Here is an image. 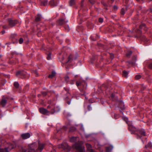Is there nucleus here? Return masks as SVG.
<instances>
[{
  "label": "nucleus",
  "instance_id": "1",
  "mask_svg": "<svg viewBox=\"0 0 152 152\" xmlns=\"http://www.w3.org/2000/svg\"><path fill=\"white\" fill-rule=\"evenodd\" d=\"M48 109H51L50 113L53 114L55 112H58L60 110V108L58 107L52 105H49L48 106Z\"/></svg>",
  "mask_w": 152,
  "mask_h": 152
},
{
  "label": "nucleus",
  "instance_id": "2",
  "mask_svg": "<svg viewBox=\"0 0 152 152\" xmlns=\"http://www.w3.org/2000/svg\"><path fill=\"white\" fill-rule=\"evenodd\" d=\"M124 120L125 121L126 123L128 124V129L131 132L132 134L135 133V132H137V129L132 124H130L128 123V119L127 118H124Z\"/></svg>",
  "mask_w": 152,
  "mask_h": 152
},
{
  "label": "nucleus",
  "instance_id": "3",
  "mask_svg": "<svg viewBox=\"0 0 152 152\" xmlns=\"http://www.w3.org/2000/svg\"><path fill=\"white\" fill-rule=\"evenodd\" d=\"M72 147L80 152H84V148L82 147L81 144L78 143H75L73 145Z\"/></svg>",
  "mask_w": 152,
  "mask_h": 152
},
{
  "label": "nucleus",
  "instance_id": "4",
  "mask_svg": "<svg viewBox=\"0 0 152 152\" xmlns=\"http://www.w3.org/2000/svg\"><path fill=\"white\" fill-rule=\"evenodd\" d=\"M137 135V139L141 138L142 136H145V132L144 130L141 129L139 130L137 133H135Z\"/></svg>",
  "mask_w": 152,
  "mask_h": 152
},
{
  "label": "nucleus",
  "instance_id": "5",
  "mask_svg": "<svg viewBox=\"0 0 152 152\" xmlns=\"http://www.w3.org/2000/svg\"><path fill=\"white\" fill-rule=\"evenodd\" d=\"M37 145L35 143H33L30 145V148L25 151L24 152H35L34 149L36 148Z\"/></svg>",
  "mask_w": 152,
  "mask_h": 152
},
{
  "label": "nucleus",
  "instance_id": "6",
  "mask_svg": "<svg viewBox=\"0 0 152 152\" xmlns=\"http://www.w3.org/2000/svg\"><path fill=\"white\" fill-rule=\"evenodd\" d=\"M58 147L59 148H62L64 150H67V151H69L70 150L69 147L66 143L59 144L58 145Z\"/></svg>",
  "mask_w": 152,
  "mask_h": 152
},
{
  "label": "nucleus",
  "instance_id": "7",
  "mask_svg": "<svg viewBox=\"0 0 152 152\" xmlns=\"http://www.w3.org/2000/svg\"><path fill=\"white\" fill-rule=\"evenodd\" d=\"M7 98L3 96L0 101V105L3 107H4L5 106L7 103Z\"/></svg>",
  "mask_w": 152,
  "mask_h": 152
},
{
  "label": "nucleus",
  "instance_id": "8",
  "mask_svg": "<svg viewBox=\"0 0 152 152\" xmlns=\"http://www.w3.org/2000/svg\"><path fill=\"white\" fill-rule=\"evenodd\" d=\"M39 111L40 113L43 114H46L47 115H49L48 114L50 113V111H48L47 109H44L43 108H41L39 109Z\"/></svg>",
  "mask_w": 152,
  "mask_h": 152
},
{
  "label": "nucleus",
  "instance_id": "9",
  "mask_svg": "<svg viewBox=\"0 0 152 152\" xmlns=\"http://www.w3.org/2000/svg\"><path fill=\"white\" fill-rule=\"evenodd\" d=\"M58 4V2L56 1L51 0L49 2V4L53 7L56 6Z\"/></svg>",
  "mask_w": 152,
  "mask_h": 152
},
{
  "label": "nucleus",
  "instance_id": "10",
  "mask_svg": "<svg viewBox=\"0 0 152 152\" xmlns=\"http://www.w3.org/2000/svg\"><path fill=\"white\" fill-rule=\"evenodd\" d=\"M45 146V144L43 143L39 144L38 148L37 150V152H41Z\"/></svg>",
  "mask_w": 152,
  "mask_h": 152
},
{
  "label": "nucleus",
  "instance_id": "11",
  "mask_svg": "<svg viewBox=\"0 0 152 152\" xmlns=\"http://www.w3.org/2000/svg\"><path fill=\"white\" fill-rule=\"evenodd\" d=\"M21 136L23 139H26L29 138L31 136V134L29 133H27L22 134Z\"/></svg>",
  "mask_w": 152,
  "mask_h": 152
},
{
  "label": "nucleus",
  "instance_id": "12",
  "mask_svg": "<svg viewBox=\"0 0 152 152\" xmlns=\"http://www.w3.org/2000/svg\"><path fill=\"white\" fill-rule=\"evenodd\" d=\"M9 26L12 27L14 26L17 23V21L16 20H11L9 19Z\"/></svg>",
  "mask_w": 152,
  "mask_h": 152
},
{
  "label": "nucleus",
  "instance_id": "13",
  "mask_svg": "<svg viewBox=\"0 0 152 152\" xmlns=\"http://www.w3.org/2000/svg\"><path fill=\"white\" fill-rule=\"evenodd\" d=\"M16 75L17 76L20 75L23 77L22 78H23L25 77V76L26 75V73L25 72L18 71L16 73Z\"/></svg>",
  "mask_w": 152,
  "mask_h": 152
},
{
  "label": "nucleus",
  "instance_id": "14",
  "mask_svg": "<svg viewBox=\"0 0 152 152\" xmlns=\"http://www.w3.org/2000/svg\"><path fill=\"white\" fill-rule=\"evenodd\" d=\"M113 148V146L110 145L109 147H106V152H110Z\"/></svg>",
  "mask_w": 152,
  "mask_h": 152
},
{
  "label": "nucleus",
  "instance_id": "15",
  "mask_svg": "<svg viewBox=\"0 0 152 152\" xmlns=\"http://www.w3.org/2000/svg\"><path fill=\"white\" fill-rule=\"evenodd\" d=\"M78 139V137H72L70 138V141L71 142H75L77 141Z\"/></svg>",
  "mask_w": 152,
  "mask_h": 152
},
{
  "label": "nucleus",
  "instance_id": "16",
  "mask_svg": "<svg viewBox=\"0 0 152 152\" xmlns=\"http://www.w3.org/2000/svg\"><path fill=\"white\" fill-rule=\"evenodd\" d=\"M48 4V0H44L41 1V5L42 6H45Z\"/></svg>",
  "mask_w": 152,
  "mask_h": 152
},
{
  "label": "nucleus",
  "instance_id": "17",
  "mask_svg": "<svg viewBox=\"0 0 152 152\" xmlns=\"http://www.w3.org/2000/svg\"><path fill=\"white\" fill-rule=\"evenodd\" d=\"M86 146L88 149V152L90 151V150H92L91 149V146L90 144L88 143H86Z\"/></svg>",
  "mask_w": 152,
  "mask_h": 152
},
{
  "label": "nucleus",
  "instance_id": "18",
  "mask_svg": "<svg viewBox=\"0 0 152 152\" xmlns=\"http://www.w3.org/2000/svg\"><path fill=\"white\" fill-rule=\"evenodd\" d=\"M41 18V15H38L36 17L35 20L37 22H38L40 20Z\"/></svg>",
  "mask_w": 152,
  "mask_h": 152
},
{
  "label": "nucleus",
  "instance_id": "19",
  "mask_svg": "<svg viewBox=\"0 0 152 152\" xmlns=\"http://www.w3.org/2000/svg\"><path fill=\"white\" fill-rule=\"evenodd\" d=\"M76 84L78 87L79 86H83V83L81 82H79L78 81H77L76 82Z\"/></svg>",
  "mask_w": 152,
  "mask_h": 152
},
{
  "label": "nucleus",
  "instance_id": "20",
  "mask_svg": "<svg viewBox=\"0 0 152 152\" xmlns=\"http://www.w3.org/2000/svg\"><path fill=\"white\" fill-rule=\"evenodd\" d=\"M128 72L124 70L123 71V75L125 77L127 78L128 76Z\"/></svg>",
  "mask_w": 152,
  "mask_h": 152
},
{
  "label": "nucleus",
  "instance_id": "21",
  "mask_svg": "<svg viewBox=\"0 0 152 152\" xmlns=\"http://www.w3.org/2000/svg\"><path fill=\"white\" fill-rule=\"evenodd\" d=\"M56 74V72L54 71H53L52 72V73L51 74H50L49 76L48 77L50 78H52L53 77H54Z\"/></svg>",
  "mask_w": 152,
  "mask_h": 152
},
{
  "label": "nucleus",
  "instance_id": "22",
  "mask_svg": "<svg viewBox=\"0 0 152 152\" xmlns=\"http://www.w3.org/2000/svg\"><path fill=\"white\" fill-rule=\"evenodd\" d=\"M146 27L145 26V24H142L140 26V29H143L144 30H146Z\"/></svg>",
  "mask_w": 152,
  "mask_h": 152
},
{
  "label": "nucleus",
  "instance_id": "23",
  "mask_svg": "<svg viewBox=\"0 0 152 152\" xmlns=\"http://www.w3.org/2000/svg\"><path fill=\"white\" fill-rule=\"evenodd\" d=\"M58 22L59 24L61 25L65 23V21L63 19H61L59 20Z\"/></svg>",
  "mask_w": 152,
  "mask_h": 152
},
{
  "label": "nucleus",
  "instance_id": "24",
  "mask_svg": "<svg viewBox=\"0 0 152 152\" xmlns=\"http://www.w3.org/2000/svg\"><path fill=\"white\" fill-rule=\"evenodd\" d=\"M139 37L141 38L142 41H146L147 39H146L144 35L139 36Z\"/></svg>",
  "mask_w": 152,
  "mask_h": 152
},
{
  "label": "nucleus",
  "instance_id": "25",
  "mask_svg": "<svg viewBox=\"0 0 152 152\" xmlns=\"http://www.w3.org/2000/svg\"><path fill=\"white\" fill-rule=\"evenodd\" d=\"M64 89H65V90L67 92V95L68 96L67 97H66V99H68V97L69 96V95H70V94L68 92V91H69V89L68 88H64Z\"/></svg>",
  "mask_w": 152,
  "mask_h": 152
},
{
  "label": "nucleus",
  "instance_id": "26",
  "mask_svg": "<svg viewBox=\"0 0 152 152\" xmlns=\"http://www.w3.org/2000/svg\"><path fill=\"white\" fill-rule=\"evenodd\" d=\"M75 0H71L69 2V5L70 6H72L75 4Z\"/></svg>",
  "mask_w": 152,
  "mask_h": 152
},
{
  "label": "nucleus",
  "instance_id": "27",
  "mask_svg": "<svg viewBox=\"0 0 152 152\" xmlns=\"http://www.w3.org/2000/svg\"><path fill=\"white\" fill-rule=\"evenodd\" d=\"M14 86L16 88H17L19 87V84L18 82H16L14 83Z\"/></svg>",
  "mask_w": 152,
  "mask_h": 152
},
{
  "label": "nucleus",
  "instance_id": "28",
  "mask_svg": "<svg viewBox=\"0 0 152 152\" xmlns=\"http://www.w3.org/2000/svg\"><path fill=\"white\" fill-rule=\"evenodd\" d=\"M76 130V128L74 126L71 127L69 129V131L71 132L74 131Z\"/></svg>",
  "mask_w": 152,
  "mask_h": 152
},
{
  "label": "nucleus",
  "instance_id": "29",
  "mask_svg": "<svg viewBox=\"0 0 152 152\" xmlns=\"http://www.w3.org/2000/svg\"><path fill=\"white\" fill-rule=\"evenodd\" d=\"M47 59L48 60H50L51 58V54L50 53H49L47 56Z\"/></svg>",
  "mask_w": 152,
  "mask_h": 152
},
{
  "label": "nucleus",
  "instance_id": "30",
  "mask_svg": "<svg viewBox=\"0 0 152 152\" xmlns=\"http://www.w3.org/2000/svg\"><path fill=\"white\" fill-rule=\"evenodd\" d=\"M65 80L66 82H68L69 80V77L68 76H66L64 77Z\"/></svg>",
  "mask_w": 152,
  "mask_h": 152
},
{
  "label": "nucleus",
  "instance_id": "31",
  "mask_svg": "<svg viewBox=\"0 0 152 152\" xmlns=\"http://www.w3.org/2000/svg\"><path fill=\"white\" fill-rule=\"evenodd\" d=\"M151 143L150 142L148 143L147 145L145 146V148H147V147H151Z\"/></svg>",
  "mask_w": 152,
  "mask_h": 152
},
{
  "label": "nucleus",
  "instance_id": "32",
  "mask_svg": "<svg viewBox=\"0 0 152 152\" xmlns=\"http://www.w3.org/2000/svg\"><path fill=\"white\" fill-rule=\"evenodd\" d=\"M132 53V51H129L126 54V56L127 57L130 56V55H131Z\"/></svg>",
  "mask_w": 152,
  "mask_h": 152
},
{
  "label": "nucleus",
  "instance_id": "33",
  "mask_svg": "<svg viewBox=\"0 0 152 152\" xmlns=\"http://www.w3.org/2000/svg\"><path fill=\"white\" fill-rule=\"evenodd\" d=\"M23 40L22 38H20L19 40V43L21 44L23 43Z\"/></svg>",
  "mask_w": 152,
  "mask_h": 152
},
{
  "label": "nucleus",
  "instance_id": "34",
  "mask_svg": "<svg viewBox=\"0 0 152 152\" xmlns=\"http://www.w3.org/2000/svg\"><path fill=\"white\" fill-rule=\"evenodd\" d=\"M141 78V76L140 75H137L135 77V78L136 79H140Z\"/></svg>",
  "mask_w": 152,
  "mask_h": 152
},
{
  "label": "nucleus",
  "instance_id": "35",
  "mask_svg": "<svg viewBox=\"0 0 152 152\" xmlns=\"http://www.w3.org/2000/svg\"><path fill=\"white\" fill-rule=\"evenodd\" d=\"M125 13L124 10L123 8L121 10V13L122 15H124V14Z\"/></svg>",
  "mask_w": 152,
  "mask_h": 152
},
{
  "label": "nucleus",
  "instance_id": "36",
  "mask_svg": "<svg viewBox=\"0 0 152 152\" xmlns=\"http://www.w3.org/2000/svg\"><path fill=\"white\" fill-rule=\"evenodd\" d=\"M42 94L43 96H45L47 95V92H42Z\"/></svg>",
  "mask_w": 152,
  "mask_h": 152
},
{
  "label": "nucleus",
  "instance_id": "37",
  "mask_svg": "<svg viewBox=\"0 0 152 152\" xmlns=\"http://www.w3.org/2000/svg\"><path fill=\"white\" fill-rule=\"evenodd\" d=\"M128 62L129 64H131L132 65H133L135 64L134 62L132 61H129Z\"/></svg>",
  "mask_w": 152,
  "mask_h": 152
},
{
  "label": "nucleus",
  "instance_id": "38",
  "mask_svg": "<svg viewBox=\"0 0 152 152\" xmlns=\"http://www.w3.org/2000/svg\"><path fill=\"white\" fill-rule=\"evenodd\" d=\"M99 22L102 23L103 22V19L102 18H99Z\"/></svg>",
  "mask_w": 152,
  "mask_h": 152
},
{
  "label": "nucleus",
  "instance_id": "39",
  "mask_svg": "<svg viewBox=\"0 0 152 152\" xmlns=\"http://www.w3.org/2000/svg\"><path fill=\"white\" fill-rule=\"evenodd\" d=\"M72 58V55H70L68 57V61H70L71 60V59Z\"/></svg>",
  "mask_w": 152,
  "mask_h": 152
},
{
  "label": "nucleus",
  "instance_id": "40",
  "mask_svg": "<svg viewBox=\"0 0 152 152\" xmlns=\"http://www.w3.org/2000/svg\"><path fill=\"white\" fill-rule=\"evenodd\" d=\"M149 67L150 69H152V63H151L149 64Z\"/></svg>",
  "mask_w": 152,
  "mask_h": 152
},
{
  "label": "nucleus",
  "instance_id": "41",
  "mask_svg": "<svg viewBox=\"0 0 152 152\" xmlns=\"http://www.w3.org/2000/svg\"><path fill=\"white\" fill-rule=\"evenodd\" d=\"M110 57L111 59H113L114 57V56L113 54H110Z\"/></svg>",
  "mask_w": 152,
  "mask_h": 152
},
{
  "label": "nucleus",
  "instance_id": "42",
  "mask_svg": "<svg viewBox=\"0 0 152 152\" xmlns=\"http://www.w3.org/2000/svg\"><path fill=\"white\" fill-rule=\"evenodd\" d=\"M89 1L92 4H93L94 3V0H89Z\"/></svg>",
  "mask_w": 152,
  "mask_h": 152
},
{
  "label": "nucleus",
  "instance_id": "43",
  "mask_svg": "<svg viewBox=\"0 0 152 152\" xmlns=\"http://www.w3.org/2000/svg\"><path fill=\"white\" fill-rule=\"evenodd\" d=\"M128 1L127 0H124L123 2L124 3L125 2L126 4H127L128 3Z\"/></svg>",
  "mask_w": 152,
  "mask_h": 152
},
{
  "label": "nucleus",
  "instance_id": "44",
  "mask_svg": "<svg viewBox=\"0 0 152 152\" xmlns=\"http://www.w3.org/2000/svg\"><path fill=\"white\" fill-rule=\"evenodd\" d=\"M3 28H8L7 26H3Z\"/></svg>",
  "mask_w": 152,
  "mask_h": 152
},
{
  "label": "nucleus",
  "instance_id": "45",
  "mask_svg": "<svg viewBox=\"0 0 152 152\" xmlns=\"http://www.w3.org/2000/svg\"><path fill=\"white\" fill-rule=\"evenodd\" d=\"M67 103L68 104H70L71 103V102L69 101H67Z\"/></svg>",
  "mask_w": 152,
  "mask_h": 152
},
{
  "label": "nucleus",
  "instance_id": "46",
  "mask_svg": "<svg viewBox=\"0 0 152 152\" xmlns=\"http://www.w3.org/2000/svg\"><path fill=\"white\" fill-rule=\"evenodd\" d=\"M5 33V31L4 30H3V31H2L1 32V33H2V34H4Z\"/></svg>",
  "mask_w": 152,
  "mask_h": 152
},
{
  "label": "nucleus",
  "instance_id": "47",
  "mask_svg": "<svg viewBox=\"0 0 152 152\" xmlns=\"http://www.w3.org/2000/svg\"><path fill=\"white\" fill-rule=\"evenodd\" d=\"M95 152L93 150H90V151H89V152Z\"/></svg>",
  "mask_w": 152,
  "mask_h": 152
},
{
  "label": "nucleus",
  "instance_id": "48",
  "mask_svg": "<svg viewBox=\"0 0 152 152\" xmlns=\"http://www.w3.org/2000/svg\"><path fill=\"white\" fill-rule=\"evenodd\" d=\"M114 9H117V7L116 6H115L114 7Z\"/></svg>",
  "mask_w": 152,
  "mask_h": 152
},
{
  "label": "nucleus",
  "instance_id": "49",
  "mask_svg": "<svg viewBox=\"0 0 152 152\" xmlns=\"http://www.w3.org/2000/svg\"><path fill=\"white\" fill-rule=\"evenodd\" d=\"M83 1H82V2H81V7H82L83 6V4H82V2H83Z\"/></svg>",
  "mask_w": 152,
  "mask_h": 152
},
{
  "label": "nucleus",
  "instance_id": "50",
  "mask_svg": "<svg viewBox=\"0 0 152 152\" xmlns=\"http://www.w3.org/2000/svg\"><path fill=\"white\" fill-rule=\"evenodd\" d=\"M121 105H123L124 104V103L122 102H121Z\"/></svg>",
  "mask_w": 152,
  "mask_h": 152
},
{
  "label": "nucleus",
  "instance_id": "51",
  "mask_svg": "<svg viewBox=\"0 0 152 152\" xmlns=\"http://www.w3.org/2000/svg\"><path fill=\"white\" fill-rule=\"evenodd\" d=\"M111 97H114V96H113V94H112V95H111Z\"/></svg>",
  "mask_w": 152,
  "mask_h": 152
},
{
  "label": "nucleus",
  "instance_id": "52",
  "mask_svg": "<svg viewBox=\"0 0 152 152\" xmlns=\"http://www.w3.org/2000/svg\"><path fill=\"white\" fill-rule=\"evenodd\" d=\"M28 0V1H29V2H30V0Z\"/></svg>",
  "mask_w": 152,
  "mask_h": 152
},
{
  "label": "nucleus",
  "instance_id": "53",
  "mask_svg": "<svg viewBox=\"0 0 152 152\" xmlns=\"http://www.w3.org/2000/svg\"><path fill=\"white\" fill-rule=\"evenodd\" d=\"M92 40H93L94 41H95L96 40V39H92Z\"/></svg>",
  "mask_w": 152,
  "mask_h": 152
},
{
  "label": "nucleus",
  "instance_id": "54",
  "mask_svg": "<svg viewBox=\"0 0 152 152\" xmlns=\"http://www.w3.org/2000/svg\"><path fill=\"white\" fill-rule=\"evenodd\" d=\"M99 38V36H98L97 37V38Z\"/></svg>",
  "mask_w": 152,
  "mask_h": 152
},
{
  "label": "nucleus",
  "instance_id": "55",
  "mask_svg": "<svg viewBox=\"0 0 152 152\" xmlns=\"http://www.w3.org/2000/svg\"><path fill=\"white\" fill-rule=\"evenodd\" d=\"M92 36H91V39H92Z\"/></svg>",
  "mask_w": 152,
  "mask_h": 152
},
{
  "label": "nucleus",
  "instance_id": "56",
  "mask_svg": "<svg viewBox=\"0 0 152 152\" xmlns=\"http://www.w3.org/2000/svg\"><path fill=\"white\" fill-rule=\"evenodd\" d=\"M1 56H1V55H0V57H1Z\"/></svg>",
  "mask_w": 152,
  "mask_h": 152
},
{
  "label": "nucleus",
  "instance_id": "57",
  "mask_svg": "<svg viewBox=\"0 0 152 152\" xmlns=\"http://www.w3.org/2000/svg\"><path fill=\"white\" fill-rule=\"evenodd\" d=\"M70 83L71 84H73V83Z\"/></svg>",
  "mask_w": 152,
  "mask_h": 152
},
{
  "label": "nucleus",
  "instance_id": "58",
  "mask_svg": "<svg viewBox=\"0 0 152 152\" xmlns=\"http://www.w3.org/2000/svg\"><path fill=\"white\" fill-rule=\"evenodd\" d=\"M82 144V143H80V144Z\"/></svg>",
  "mask_w": 152,
  "mask_h": 152
},
{
  "label": "nucleus",
  "instance_id": "59",
  "mask_svg": "<svg viewBox=\"0 0 152 152\" xmlns=\"http://www.w3.org/2000/svg\"><path fill=\"white\" fill-rule=\"evenodd\" d=\"M89 107H90V106H89L88 107V108H89Z\"/></svg>",
  "mask_w": 152,
  "mask_h": 152
},
{
  "label": "nucleus",
  "instance_id": "60",
  "mask_svg": "<svg viewBox=\"0 0 152 152\" xmlns=\"http://www.w3.org/2000/svg\"><path fill=\"white\" fill-rule=\"evenodd\" d=\"M36 74H37V72H36Z\"/></svg>",
  "mask_w": 152,
  "mask_h": 152
},
{
  "label": "nucleus",
  "instance_id": "61",
  "mask_svg": "<svg viewBox=\"0 0 152 152\" xmlns=\"http://www.w3.org/2000/svg\"><path fill=\"white\" fill-rule=\"evenodd\" d=\"M112 0L113 1H114V0Z\"/></svg>",
  "mask_w": 152,
  "mask_h": 152
}]
</instances>
